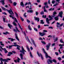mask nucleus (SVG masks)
<instances>
[{
  "label": "nucleus",
  "mask_w": 64,
  "mask_h": 64,
  "mask_svg": "<svg viewBox=\"0 0 64 64\" xmlns=\"http://www.w3.org/2000/svg\"><path fill=\"white\" fill-rule=\"evenodd\" d=\"M58 52H59V53H60V54H61V53H62V52H61V51L60 50V49L59 50Z\"/></svg>",
  "instance_id": "obj_50"
},
{
  "label": "nucleus",
  "mask_w": 64,
  "mask_h": 64,
  "mask_svg": "<svg viewBox=\"0 0 64 64\" xmlns=\"http://www.w3.org/2000/svg\"><path fill=\"white\" fill-rule=\"evenodd\" d=\"M36 1L38 3H40V0H37Z\"/></svg>",
  "instance_id": "obj_54"
},
{
  "label": "nucleus",
  "mask_w": 64,
  "mask_h": 64,
  "mask_svg": "<svg viewBox=\"0 0 64 64\" xmlns=\"http://www.w3.org/2000/svg\"><path fill=\"white\" fill-rule=\"evenodd\" d=\"M45 7H46V6H45L44 7V12H47V11L46 10V9H45Z\"/></svg>",
  "instance_id": "obj_24"
},
{
  "label": "nucleus",
  "mask_w": 64,
  "mask_h": 64,
  "mask_svg": "<svg viewBox=\"0 0 64 64\" xmlns=\"http://www.w3.org/2000/svg\"><path fill=\"white\" fill-rule=\"evenodd\" d=\"M13 30L14 31V32H16V33H17V31H18V30H16L15 29H14Z\"/></svg>",
  "instance_id": "obj_31"
},
{
  "label": "nucleus",
  "mask_w": 64,
  "mask_h": 64,
  "mask_svg": "<svg viewBox=\"0 0 64 64\" xmlns=\"http://www.w3.org/2000/svg\"><path fill=\"white\" fill-rule=\"evenodd\" d=\"M40 14H41V15H43V14H44V12L43 11H42L41 12Z\"/></svg>",
  "instance_id": "obj_38"
},
{
  "label": "nucleus",
  "mask_w": 64,
  "mask_h": 64,
  "mask_svg": "<svg viewBox=\"0 0 64 64\" xmlns=\"http://www.w3.org/2000/svg\"><path fill=\"white\" fill-rule=\"evenodd\" d=\"M27 22H28V23H29L30 22V20H29L28 19L27 20Z\"/></svg>",
  "instance_id": "obj_55"
},
{
  "label": "nucleus",
  "mask_w": 64,
  "mask_h": 64,
  "mask_svg": "<svg viewBox=\"0 0 64 64\" xmlns=\"http://www.w3.org/2000/svg\"><path fill=\"white\" fill-rule=\"evenodd\" d=\"M52 61L53 62H54V63H56L57 62V61H56V60H55V59H54L52 60Z\"/></svg>",
  "instance_id": "obj_29"
},
{
  "label": "nucleus",
  "mask_w": 64,
  "mask_h": 64,
  "mask_svg": "<svg viewBox=\"0 0 64 64\" xmlns=\"http://www.w3.org/2000/svg\"><path fill=\"white\" fill-rule=\"evenodd\" d=\"M20 58L21 59L23 60V54L22 53H21L20 54Z\"/></svg>",
  "instance_id": "obj_18"
},
{
  "label": "nucleus",
  "mask_w": 64,
  "mask_h": 64,
  "mask_svg": "<svg viewBox=\"0 0 64 64\" xmlns=\"http://www.w3.org/2000/svg\"><path fill=\"white\" fill-rule=\"evenodd\" d=\"M34 20L36 21L37 20L38 22H39V20H40V19L38 17H36V16L34 17Z\"/></svg>",
  "instance_id": "obj_12"
},
{
  "label": "nucleus",
  "mask_w": 64,
  "mask_h": 64,
  "mask_svg": "<svg viewBox=\"0 0 64 64\" xmlns=\"http://www.w3.org/2000/svg\"><path fill=\"white\" fill-rule=\"evenodd\" d=\"M58 60L60 61V60H61V58L60 57H59L58 58Z\"/></svg>",
  "instance_id": "obj_47"
},
{
  "label": "nucleus",
  "mask_w": 64,
  "mask_h": 64,
  "mask_svg": "<svg viewBox=\"0 0 64 64\" xmlns=\"http://www.w3.org/2000/svg\"><path fill=\"white\" fill-rule=\"evenodd\" d=\"M2 42H0V44L1 45H2L3 46H4V44H2Z\"/></svg>",
  "instance_id": "obj_32"
},
{
  "label": "nucleus",
  "mask_w": 64,
  "mask_h": 64,
  "mask_svg": "<svg viewBox=\"0 0 64 64\" xmlns=\"http://www.w3.org/2000/svg\"><path fill=\"white\" fill-rule=\"evenodd\" d=\"M42 50L43 51V52H44V53H45V54L46 55V58H47L48 57V58H49L50 59H52V58L50 57V56H49L48 55V54H47V53L46 52H45V50H44V49L43 48H42Z\"/></svg>",
  "instance_id": "obj_2"
},
{
  "label": "nucleus",
  "mask_w": 64,
  "mask_h": 64,
  "mask_svg": "<svg viewBox=\"0 0 64 64\" xmlns=\"http://www.w3.org/2000/svg\"><path fill=\"white\" fill-rule=\"evenodd\" d=\"M35 63H37V64H39V63H38V62L37 61L36 62H35Z\"/></svg>",
  "instance_id": "obj_64"
},
{
  "label": "nucleus",
  "mask_w": 64,
  "mask_h": 64,
  "mask_svg": "<svg viewBox=\"0 0 64 64\" xmlns=\"http://www.w3.org/2000/svg\"><path fill=\"white\" fill-rule=\"evenodd\" d=\"M40 24H44V22H43V20H40Z\"/></svg>",
  "instance_id": "obj_25"
},
{
  "label": "nucleus",
  "mask_w": 64,
  "mask_h": 64,
  "mask_svg": "<svg viewBox=\"0 0 64 64\" xmlns=\"http://www.w3.org/2000/svg\"><path fill=\"white\" fill-rule=\"evenodd\" d=\"M38 14H39V13H38V12H36V15H38Z\"/></svg>",
  "instance_id": "obj_42"
},
{
  "label": "nucleus",
  "mask_w": 64,
  "mask_h": 64,
  "mask_svg": "<svg viewBox=\"0 0 64 64\" xmlns=\"http://www.w3.org/2000/svg\"><path fill=\"white\" fill-rule=\"evenodd\" d=\"M57 25H60V23L57 22L56 23Z\"/></svg>",
  "instance_id": "obj_63"
},
{
  "label": "nucleus",
  "mask_w": 64,
  "mask_h": 64,
  "mask_svg": "<svg viewBox=\"0 0 64 64\" xmlns=\"http://www.w3.org/2000/svg\"><path fill=\"white\" fill-rule=\"evenodd\" d=\"M14 20L15 21V22H16V23H18V20H17L16 18H14Z\"/></svg>",
  "instance_id": "obj_33"
},
{
  "label": "nucleus",
  "mask_w": 64,
  "mask_h": 64,
  "mask_svg": "<svg viewBox=\"0 0 64 64\" xmlns=\"http://www.w3.org/2000/svg\"><path fill=\"white\" fill-rule=\"evenodd\" d=\"M0 61H3V62H8V60H6L5 59H3L2 58H0Z\"/></svg>",
  "instance_id": "obj_7"
},
{
  "label": "nucleus",
  "mask_w": 64,
  "mask_h": 64,
  "mask_svg": "<svg viewBox=\"0 0 64 64\" xmlns=\"http://www.w3.org/2000/svg\"><path fill=\"white\" fill-rule=\"evenodd\" d=\"M58 40V38L56 37V39L54 40V42H55L56 41H57Z\"/></svg>",
  "instance_id": "obj_41"
},
{
  "label": "nucleus",
  "mask_w": 64,
  "mask_h": 64,
  "mask_svg": "<svg viewBox=\"0 0 64 64\" xmlns=\"http://www.w3.org/2000/svg\"><path fill=\"white\" fill-rule=\"evenodd\" d=\"M2 9L3 10H5V11H6L7 9H5V8H4L3 7H2Z\"/></svg>",
  "instance_id": "obj_40"
},
{
  "label": "nucleus",
  "mask_w": 64,
  "mask_h": 64,
  "mask_svg": "<svg viewBox=\"0 0 64 64\" xmlns=\"http://www.w3.org/2000/svg\"><path fill=\"white\" fill-rule=\"evenodd\" d=\"M30 56L32 58L33 56H32V54H31V52H30Z\"/></svg>",
  "instance_id": "obj_37"
},
{
  "label": "nucleus",
  "mask_w": 64,
  "mask_h": 64,
  "mask_svg": "<svg viewBox=\"0 0 64 64\" xmlns=\"http://www.w3.org/2000/svg\"><path fill=\"white\" fill-rule=\"evenodd\" d=\"M59 17V16H57V17H55L54 18V19H55V20H56V21H57L59 19V18H58V17Z\"/></svg>",
  "instance_id": "obj_17"
},
{
  "label": "nucleus",
  "mask_w": 64,
  "mask_h": 64,
  "mask_svg": "<svg viewBox=\"0 0 64 64\" xmlns=\"http://www.w3.org/2000/svg\"><path fill=\"white\" fill-rule=\"evenodd\" d=\"M6 10H7L8 12L11 15H12V14H14V13H13V11H12V9H11L10 8V10H8L7 9H6Z\"/></svg>",
  "instance_id": "obj_5"
},
{
  "label": "nucleus",
  "mask_w": 64,
  "mask_h": 64,
  "mask_svg": "<svg viewBox=\"0 0 64 64\" xmlns=\"http://www.w3.org/2000/svg\"><path fill=\"white\" fill-rule=\"evenodd\" d=\"M0 48L2 49V50H4V52H5V53H7L8 52L6 50V49L5 48H3L2 46H0Z\"/></svg>",
  "instance_id": "obj_9"
},
{
  "label": "nucleus",
  "mask_w": 64,
  "mask_h": 64,
  "mask_svg": "<svg viewBox=\"0 0 64 64\" xmlns=\"http://www.w3.org/2000/svg\"><path fill=\"white\" fill-rule=\"evenodd\" d=\"M12 53H16V52H15L14 51H12Z\"/></svg>",
  "instance_id": "obj_62"
},
{
  "label": "nucleus",
  "mask_w": 64,
  "mask_h": 64,
  "mask_svg": "<svg viewBox=\"0 0 64 64\" xmlns=\"http://www.w3.org/2000/svg\"><path fill=\"white\" fill-rule=\"evenodd\" d=\"M2 14H4V15H7V14L5 12H2Z\"/></svg>",
  "instance_id": "obj_59"
},
{
  "label": "nucleus",
  "mask_w": 64,
  "mask_h": 64,
  "mask_svg": "<svg viewBox=\"0 0 64 64\" xmlns=\"http://www.w3.org/2000/svg\"><path fill=\"white\" fill-rule=\"evenodd\" d=\"M14 13H15V14H16V17L18 16V14H17V13H16V12H14Z\"/></svg>",
  "instance_id": "obj_46"
},
{
  "label": "nucleus",
  "mask_w": 64,
  "mask_h": 64,
  "mask_svg": "<svg viewBox=\"0 0 64 64\" xmlns=\"http://www.w3.org/2000/svg\"><path fill=\"white\" fill-rule=\"evenodd\" d=\"M48 17L49 18H50L49 19L48 18H46V21L48 24L50 23L49 21H50L53 19V18L50 15Z\"/></svg>",
  "instance_id": "obj_1"
},
{
  "label": "nucleus",
  "mask_w": 64,
  "mask_h": 64,
  "mask_svg": "<svg viewBox=\"0 0 64 64\" xmlns=\"http://www.w3.org/2000/svg\"><path fill=\"white\" fill-rule=\"evenodd\" d=\"M10 40L12 42V41H14V39L12 38Z\"/></svg>",
  "instance_id": "obj_60"
},
{
  "label": "nucleus",
  "mask_w": 64,
  "mask_h": 64,
  "mask_svg": "<svg viewBox=\"0 0 64 64\" xmlns=\"http://www.w3.org/2000/svg\"><path fill=\"white\" fill-rule=\"evenodd\" d=\"M3 21L4 22H5V18H3Z\"/></svg>",
  "instance_id": "obj_53"
},
{
  "label": "nucleus",
  "mask_w": 64,
  "mask_h": 64,
  "mask_svg": "<svg viewBox=\"0 0 64 64\" xmlns=\"http://www.w3.org/2000/svg\"><path fill=\"white\" fill-rule=\"evenodd\" d=\"M60 42L61 43H64V42L63 41V40H62V39H61L60 40Z\"/></svg>",
  "instance_id": "obj_35"
},
{
  "label": "nucleus",
  "mask_w": 64,
  "mask_h": 64,
  "mask_svg": "<svg viewBox=\"0 0 64 64\" xmlns=\"http://www.w3.org/2000/svg\"><path fill=\"white\" fill-rule=\"evenodd\" d=\"M8 54H12V55H13V54H12V53L11 52H8Z\"/></svg>",
  "instance_id": "obj_49"
},
{
  "label": "nucleus",
  "mask_w": 64,
  "mask_h": 64,
  "mask_svg": "<svg viewBox=\"0 0 64 64\" xmlns=\"http://www.w3.org/2000/svg\"><path fill=\"white\" fill-rule=\"evenodd\" d=\"M13 6H15L16 5V4H17V3L16 2H14L13 3Z\"/></svg>",
  "instance_id": "obj_30"
},
{
  "label": "nucleus",
  "mask_w": 64,
  "mask_h": 64,
  "mask_svg": "<svg viewBox=\"0 0 64 64\" xmlns=\"http://www.w3.org/2000/svg\"><path fill=\"white\" fill-rule=\"evenodd\" d=\"M28 28L29 30H32V29L31 28V26H30V25H28Z\"/></svg>",
  "instance_id": "obj_27"
},
{
  "label": "nucleus",
  "mask_w": 64,
  "mask_h": 64,
  "mask_svg": "<svg viewBox=\"0 0 64 64\" xmlns=\"http://www.w3.org/2000/svg\"><path fill=\"white\" fill-rule=\"evenodd\" d=\"M37 54L38 55L39 57H41L42 59V60L43 59V56H42V55L41 54H39V53H38V52L37 51Z\"/></svg>",
  "instance_id": "obj_10"
},
{
  "label": "nucleus",
  "mask_w": 64,
  "mask_h": 64,
  "mask_svg": "<svg viewBox=\"0 0 64 64\" xmlns=\"http://www.w3.org/2000/svg\"><path fill=\"white\" fill-rule=\"evenodd\" d=\"M34 30H35V31H36V32H37L38 31V30H37V28H34Z\"/></svg>",
  "instance_id": "obj_43"
},
{
  "label": "nucleus",
  "mask_w": 64,
  "mask_h": 64,
  "mask_svg": "<svg viewBox=\"0 0 64 64\" xmlns=\"http://www.w3.org/2000/svg\"><path fill=\"white\" fill-rule=\"evenodd\" d=\"M32 41V43H33V44L34 45V46H35V47H36V44H35V43L34 42V40H33V39L32 38L31 39Z\"/></svg>",
  "instance_id": "obj_16"
},
{
  "label": "nucleus",
  "mask_w": 64,
  "mask_h": 64,
  "mask_svg": "<svg viewBox=\"0 0 64 64\" xmlns=\"http://www.w3.org/2000/svg\"><path fill=\"white\" fill-rule=\"evenodd\" d=\"M55 53L56 55H59V54H58V53L57 52H55Z\"/></svg>",
  "instance_id": "obj_52"
},
{
  "label": "nucleus",
  "mask_w": 64,
  "mask_h": 64,
  "mask_svg": "<svg viewBox=\"0 0 64 64\" xmlns=\"http://www.w3.org/2000/svg\"><path fill=\"white\" fill-rule=\"evenodd\" d=\"M26 48L28 50V52H30V48H29V47H28V46H26Z\"/></svg>",
  "instance_id": "obj_26"
},
{
  "label": "nucleus",
  "mask_w": 64,
  "mask_h": 64,
  "mask_svg": "<svg viewBox=\"0 0 64 64\" xmlns=\"http://www.w3.org/2000/svg\"><path fill=\"white\" fill-rule=\"evenodd\" d=\"M26 14V13H25L24 14V16L25 17H27V16L25 15Z\"/></svg>",
  "instance_id": "obj_48"
},
{
  "label": "nucleus",
  "mask_w": 64,
  "mask_h": 64,
  "mask_svg": "<svg viewBox=\"0 0 64 64\" xmlns=\"http://www.w3.org/2000/svg\"><path fill=\"white\" fill-rule=\"evenodd\" d=\"M20 18L21 19L22 21H24V19H23L22 18V17H20Z\"/></svg>",
  "instance_id": "obj_44"
},
{
  "label": "nucleus",
  "mask_w": 64,
  "mask_h": 64,
  "mask_svg": "<svg viewBox=\"0 0 64 64\" xmlns=\"http://www.w3.org/2000/svg\"><path fill=\"white\" fill-rule=\"evenodd\" d=\"M55 1L54 0H53L52 1V4H54V3H55Z\"/></svg>",
  "instance_id": "obj_58"
},
{
  "label": "nucleus",
  "mask_w": 64,
  "mask_h": 64,
  "mask_svg": "<svg viewBox=\"0 0 64 64\" xmlns=\"http://www.w3.org/2000/svg\"><path fill=\"white\" fill-rule=\"evenodd\" d=\"M20 5L21 6H22V7H23L24 6V5L23 2H21Z\"/></svg>",
  "instance_id": "obj_22"
},
{
  "label": "nucleus",
  "mask_w": 64,
  "mask_h": 64,
  "mask_svg": "<svg viewBox=\"0 0 64 64\" xmlns=\"http://www.w3.org/2000/svg\"><path fill=\"white\" fill-rule=\"evenodd\" d=\"M59 46H64V44H60L59 45Z\"/></svg>",
  "instance_id": "obj_56"
},
{
  "label": "nucleus",
  "mask_w": 64,
  "mask_h": 64,
  "mask_svg": "<svg viewBox=\"0 0 64 64\" xmlns=\"http://www.w3.org/2000/svg\"><path fill=\"white\" fill-rule=\"evenodd\" d=\"M19 48H21V47H20V46L18 45L17 46V49H18V50H20V49Z\"/></svg>",
  "instance_id": "obj_21"
},
{
  "label": "nucleus",
  "mask_w": 64,
  "mask_h": 64,
  "mask_svg": "<svg viewBox=\"0 0 64 64\" xmlns=\"http://www.w3.org/2000/svg\"><path fill=\"white\" fill-rule=\"evenodd\" d=\"M57 14V13L55 11L54 12H53V14H52V17H55V15Z\"/></svg>",
  "instance_id": "obj_13"
},
{
  "label": "nucleus",
  "mask_w": 64,
  "mask_h": 64,
  "mask_svg": "<svg viewBox=\"0 0 64 64\" xmlns=\"http://www.w3.org/2000/svg\"><path fill=\"white\" fill-rule=\"evenodd\" d=\"M27 12L28 13H33V11L32 10H28Z\"/></svg>",
  "instance_id": "obj_19"
},
{
  "label": "nucleus",
  "mask_w": 64,
  "mask_h": 64,
  "mask_svg": "<svg viewBox=\"0 0 64 64\" xmlns=\"http://www.w3.org/2000/svg\"><path fill=\"white\" fill-rule=\"evenodd\" d=\"M16 30H18V32H20V31H19V30H18V28H17V27L16 26Z\"/></svg>",
  "instance_id": "obj_45"
},
{
  "label": "nucleus",
  "mask_w": 64,
  "mask_h": 64,
  "mask_svg": "<svg viewBox=\"0 0 64 64\" xmlns=\"http://www.w3.org/2000/svg\"><path fill=\"white\" fill-rule=\"evenodd\" d=\"M12 45L11 46H9L8 48H9V49H11V48H12Z\"/></svg>",
  "instance_id": "obj_36"
},
{
  "label": "nucleus",
  "mask_w": 64,
  "mask_h": 64,
  "mask_svg": "<svg viewBox=\"0 0 64 64\" xmlns=\"http://www.w3.org/2000/svg\"><path fill=\"white\" fill-rule=\"evenodd\" d=\"M50 28H51V29H53V28L52 26H50L48 28L49 29H50Z\"/></svg>",
  "instance_id": "obj_61"
},
{
  "label": "nucleus",
  "mask_w": 64,
  "mask_h": 64,
  "mask_svg": "<svg viewBox=\"0 0 64 64\" xmlns=\"http://www.w3.org/2000/svg\"><path fill=\"white\" fill-rule=\"evenodd\" d=\"M47 31L46 30H43V32H39V34L41 35V36H43L44 35H46V33L45 32H47Z\"/></svg>",
  "instance_id": "obj_3"
},
{
  "label": "nucleus",
  "mask_w": 64,
  "mask_h": 64,
  "mask_svg": "<svg viewBox=\"0 0 64 64\" xmlns=\"http://www.w3.org/2000/svg\"><path fill=\"white\" fill-rule=\"evenodd\" d=\"M12 46H15L16 47H17V46H18V45L16 44V45H12Z\"/></svg>",
  "instance_id": "obj_51"
},
{
  "label": "nucleus",
  "mask_w": 64,
  "mask_h": 64,
  "mask_svg": "<svg viewBox=\"0 0 64 64\" xmlns=\"http://www.w3.org/2000/svg\"><path fill=\"white\" fill-rule=\"evenodd\" d=\"M63 25H64V24H62L60 25V26L61 27V26H63Z\"/></svg>",
  "instance_id": "obj_57"
},
{
  "label": "nucleus",
  "mask_w": 64,
  "mask_h": 64,
  "mask_svg": "<svg viewBox=\"0 0 64 64\" xmlns=\"http://www.w3.org/2000/svg\"><path fill=\"white\" fill-rule=\"evenodd\" d=\"M41 42L44 45H45V44H46V43H45V42L44 41H42Z\"/></svg>",
  "instance_id": "obj_34"
},
{
  "label": "nucleus",
  "mask_w": 64,
  "mask_h": 64,
  "mask_svg": "<svg viewBox=\"0 0 64 64\" xmlns=\"http://www.w3.org/2000/svg\"><path fill=\"white\" fill-rule=\"evenodd\" d=\"M18 59L17 60V62H20V60H20V59L18 57Z\"/></svg>",
  "instance_id": "obj_28"
},
{
  "label": "nucleus",
  "mask_w": 64,
  "mask_h": 64,
  "mask_svg": "<svg viewBox=\"0 0 64 64\" xmlns=\"http://www.w3.org/2000/svg\"><path fill=\"white\" fill-rule=\"evenodd\" d=\"M4 2L5 0H0V3H2V5H4L5 4V2Z\"/></svg>",
  "instance_id": "obj_15"
},
{
  "label": "nucleus",
  "mask_w": 64,
  "mask_h": 64,
  "mask_svg": "<svg viewBox=\"0 0 64 64\" xmlns=\"http://www.w3.org/2000/svg\"><path fill=\"white\" fill-rule=\"evenodd\" d=\"M8 26L9 27V28H10L11 29V27H13L10 24H8Z\"/></svg>",
  "instance_id": "obj_20"
},
{
  "label": "nucleus",
  "mask_w": 64,
  "mask_h": 64,
  "mask_svg": "<svg viewBox=\"0 0 64 64\" xmlns=\"http://www.w3.org/2000/svg\"><path fill=\"white\" fill-rule=\"evenodd\" d=\"M63 14V12L62 11H61L60 12H59V14L58 16H60V17L61 18H62V14Z\"/></svg>",
  "instance_id": "obj_8"
},
{
  "label": "nucleus",
  "mask_w": 64,
  "mask_h": 64,
  "mask_svg": "<svg viewBox=\"0 0 64 64\" xmlns=\"http://www.w3.org/2000/svg\"><path fill=\"white\" fill-rule=\"evenodd\" d=\"M13 24L15 26H17V24H16V22H15L14 21V22H13Z\"/></svg>",
  "instance_id": "obj_23"
},
{
  "label": "nucleus",
  "mask_w": 64,
  "mask_h": 64,
  "mask_svg": "<svg viewBox=\"0 0 64 64\" xmlns=\"http://www.w3.org/2000/svg\"><path fill=\"white\" fill-rule=\"evenodd\" d=\"M49 62L50 63H53L52 62V60H50V59H48V61H47V62L48 64H50L49 63Z\"/></svg>",
  "instance_id": "obj_11"
},
{
  "label": "nucleus",
  "mask_w": 64,
  "mask_h": 64,
  "mask_svg": "<svg viewBox=\"0 0 64 64\" xmlns=\"http://www.w3.org/2000/svg\"><path fill=\"white\" fill-rule=\"evenodd\" d=\"M10 17H12V19H14V17H13L12 16H11V15H10Z\"/></svg>",
  "instance_id": "obj_39"
},
{
  "label": "nucleus",
  "mask_w": 64,
  "mask_h": 64,
  "mask_svg": "<svg viewBox=\"0 0 64 64\" xmlns=\"http://www.w3.org/2000/svg\"><path fill=\"white\" fill-rule=\"evenodd\" d=\"M15 36H16V38L18 41H19V38H18V36H17V34L16 33L15 34Z\"/></svg>",
  "instance_id": "obj_14"
},
{
  "label": "nucleus",
  "mask_w": 64,
  "mask_h": 64,
  "mask_svg": "<svg viewBox=\"0 0 64 64\" xmlns=\"http://www.w3.org/2000/svg\"><path fill=\"white\" fill-rule=\"evenodd\" d=\"M22 50H20V52H21V53H22L24 55L25 54V52H26L24 50V48H23V46H22Z\"/></svg>",
  "instance_id": "obj_4"
},
{
  "label": "nucleus",
  "mask_w": 64,
  "mask_h": 64,
  "mask_svg": "<svg viewBox=\"0 0 64 64\" xmlns=\"http://www.w3.org/2000/svg\"><path fill=\"white\" fill-rule=\"evenodd\" d=\"M50 45L51 43H49L48 44V45H47L46 46V47L47 48V50H48L49 49V47H50Z\"/></svg>",
  "instance_id": "obj_6"
}]
</instances>
